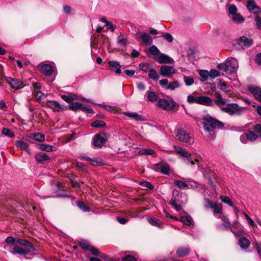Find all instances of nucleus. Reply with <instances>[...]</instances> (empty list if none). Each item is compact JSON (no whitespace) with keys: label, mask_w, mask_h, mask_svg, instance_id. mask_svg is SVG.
<instances>
[{"label":"nucleus","mask_w":261,"mask_h":261,"mask_svg":"<svg viewBox=\"0 0 261 261\" xmlns=\"http://www.w3.org/2000/svg\"><path fill=\"white\" fill-rule=\"evenodd\" d=\"M238 67V61L233 58H229L224 63L217 66L219 70L225 71L228 75L236 74Z\"/></svg>","instance_id":"f257e3e1"},{"label":"nucleus","mask_w":261,"mask_h":261,"mask_svg":"<svg viewBox=\"0 0 261 261\" xmlns=\"http://www.w3.org/2000/svg\"><path fill=\"white\" fill-rule=\"evenodd\" d=\"M202 119L204 120L203 123V128L208 133L213 132L216 128H222L223 127V123L221 121L214 118L209 114H205L203 116Z\"/></svg>","instance_id":"f03ea898"},{"label":"nucleus","mask_w":261,"mask_h":261,"mask_svg":"<svg viewBox=\"0 0 261 261\" xmlns=\"http://www.w3.org/2000/svg\"><path fill=\"white\" fill-rule=\"evenodd\" d=\"M175 152L178 154L181 157L183 158V160L187 164H191L192 165H194L195 163L197 164L198 167H200L202 165L200 164L201 158H198L193 160L191 159V154L188 153L186 149H183L180 146L174 147Z\"/></svg>","instance_id":"7ed1b4c3"},{"label":"nucleus","mask_w":261,"mask_h":261,"mask_svg":"<svg viewBox=\"0 0 261 261\" xmlns=\"http://www.w3.org/2000/svg\"><path fill=\"white\" fill-rule=\"evenodd\" d=\"M221 110L230 115H240L241 112V109L237 103H226L224 107H222Z\"/></svg>","instance_id":"20e7f679"},{"label":"nucleus","mask_w":261,"mask_h":261,"mask_svg":"<svg viewBox=\"0 0 261 261\" xmlns=\"http://www.w3.org/2000/svg\"><path fill=\"white\" fill-rule=\"evenodd\" d=\"M177 103L172 98L166 99L162 98L158 101V106L166 111H171L175 109Z\"/></svg>","instance_id":"39448f33"},{"label":"nucleus","mask_w":261,"mask_h":261,"mask_svg":"<svg viewBox=\"0 0 261 261\" xmlns=\"http://www.w3.org/2000/svg\"><path fill=\"white\" fill-rule=\"evenodd\" d=\"M246 6L248 11L254 15V20L255 22L256 17L260 19L261 9L256 5L254 0H248Z\"/></svg>","instance_id":"423d86ee"},{"label":"nucleus","mask_w":261,"mask_h":261,"mask_svg":"<svg viewBox=\"0 0 261 261\" xmlns=\"http://www.w3.org/2000/svg\"><path fill=\"white\" fill-rule=\"evenodd\" d=\"M174 184L180 189H189L191 188H197V183L189 180L187 181L175 180Z\"/></svg>","instance_id":"0eeeda50"},{"label":"nucleus","mask_w":261,"mask_h":261,"mask_svg":"<svg viewBox=\"0 0 261 261\" xmlns=\"http://www.w3.org/2000/svg\"><path fill=\"white\" fill-rule=\"evenodd\" d=\"M176 136L181 142L189 144H191L194 142L193 139L189 136V134L184 128L178 129Z\"/></svg>","instance_id":"6e6552de"},{"label":"nucleus","mask_w":261,"mask_h":261,"mask_svg":"<svg viewBox=\"0 0 261 261\" xmlns=\"http://www.w3.org/2000/svg\"><path fill=\"white\" fill-rule=\"evenodd\" d=\"M107 135L105 133L96 134L93 139V144L95 147H101L106 143Z\"/></svg>","instance_id":"1a4fd4ad"},{"label":"nucleus","mask_w":261,"mask_h":261,"mask_svg":"<svg viewBox=\"0 0 261 261\" xmlns=\"http://www.w3.org/2000/svg\"><path fill=\"white\" fill-rule=\"evenodd\" d=\"M176 71V70L173 66L164 65L161 67L160 73L162 76L169 77L175 74Z\"/></svg>","instance_id":"9d476101"},{"label":"nucleus","mask_w":261,"mask_h":261,"mask_svg":"<svg viewBox=\"0 0 261 261\" xmlns=\"http://www.w3.org/2000/svg\"><path fill=\"white\" fill-rule=\"evenodd\" d=\"M46 105L47 107L55 111H62L67 109V107L61 105L55 100H48L46 102Z\"/></svg>","instance_id":"9b49d317"},{"label":"nucleus","mask_w":261,"mask_h":261,"mask_svg":"<svg viewBox=\"0 0 261 261\" xmlns=\"http://www.w3.org/2000/svg\"><path fill=\"white\" fill-rule=\"evenodd\" d=\"M6 81L13 89L17 90L23 87L22 82L17 79L9 77Z\"/></svg>","instance_id":"f8f14e48"},{"label":"nucleus","mask_w":261,"mask_h":261,"mask_svg":"<svg viewBox=\"0 0 261 261\" xmlns=\"http://www.w3.org/2000/svg\"><path fill=\"white\" fill-rule=\"evenodd\" d=\"M34 251H35V250H32L30 249V248L24 249L17 245H15L14 246L13 250L11 251V253L25 255Z\"/></svg>","instance_id":"ddd939ff"},{"label":"nucleus","mask_w":261,"mask_h":261,"mask_svg":"<svg viewBox=\"0 0 261 261\" xmlns=\"http://www.w3.org/2000/svg\"><path fill=\"white\" fill-rule=\"evenodd\" d=\"M109 69L113 72H115L116 74H120L121 73V65L118 61H110L108 62Z\"/></svg>","instance_id":"4468645a"},{"label":"nucleus","mask_w":261,"mask_h":261,"mask_svg":"<svg viewBox=\"0 0 261 261\" xmlns=\"http://www.w3.org/2000/svg\"><path fill=\"white\" fill-rule=\"evenodd\" d=\"M248 89L254 96L256 100L261 102V88L254 86H250Z\"/></svg>","instance_id":"2eb2a0df"},{"label":"nucleus","mask_w":261,"mask_h":261,"mask_svg":"<svg viewBox=\"0 0 261 261\" xmlns=\"http://www.w3.org/2000/svg\"><path fill=\"white\" fill-rule=\"evenodd\" d=\"M15 145L18 149L20 150H25L29 154L31 153V150L29 148V145L22 140L16 141L15 142Z\"/></svg>","instance_id":"dca6fc26"},{"label":"nucleus","mask_w":261,"mask_h":261,"mask_svg":"<svg viewBox=\"0 0 261 261\" xmlns=\"http://www.w3.org/2000/svg\"><path fill=\"white\" fill-rule=\"evenodd\" d=\"M197 101L198 104L206 106H213V99L211 98L206 96L201 95L198 96V99Z\"/></svg>","instance_id":"f3484780"},{"label":"nucleus","mask_w":261,"mask_h":261,"mask_svg":"<svg viewBox=\"0 0 261 261\" xmlns=\"http://www.w3.org/2000/svg\"><path fill=\"white\" fill-rule=\"evenodd\" d=\"M170 205L172 206L177 211H179L181 210L182 202L178 198L175 197L174 195L172 197L171 200L169 202Z\"/></svg>","instance_id":"a211bd4d"},{"label":"nucleus","mask_w":261,"mask_h":261,"mask_svg":"<svg viewBox=\"0 0 261 261\" xmlns=\"http://www.w3.org/2000/svg\"><path fill=\"white\" fill-rule=\"evenodd\" d=\"M156 60L161 64L162 63H171L173 62V60L168 55L160 53Z\"/></svg>","instance_id":"6ab92c4d"},{"label":"nucleus","mask_w":261,"mask_h":261,"mask_svg":"<svg viewBox=\"0 0 261 261\" xmlns=\"http://www.w3.org/2000/svg\"><path fill=\"white\" fill-rule=\"evenodd\" d=\"M238 43L240 46L248 47L252 44V40L248 39L245 36H242L239 39Z\"/></svg>","instance_id":"aec40b11"},{"label":"nucleus","mask_w":261,"mask_h":261,"mask_svg":"<svg viewBox=\"0 0 261 261\" xmlns=\"http://www.w3.org/2000/svg\"><path fill=\"white\" fill-rule=\"evenodd\" d=\"M156 167L159 171H160V172H161L162 174L165 175L169 174L170 167L168 164L160 163L157 164Z\"/></svg>","instance_id":"412c9836"},{"label":"nucleus","mask_w":261,"mask_h":261,"mask_svg":"<svg viewBox=\"0 0 261 261\" xmlns=\"http://www.w3.org/2000/svg\"><path fill=\"white\" fill-rule=\"evenodd\" d=\"M239 226V222L236 221L234 222L232 224V228H230L231 232L237 237L241 236L243 235L244 233V230L242 228H239L238 230H236V228H238Z\"/></svg>","instance_id":"4be33fe9"},{"label":"nucleus","mask_w":261,"mask_h":261,"mask_svg":"<svg viewBox=\"0 0 261 261\" xmlns=\"http://www.w3.org/2000/svg\"><path fill=\"white\" fill-rule=\"evenodd\" d=\"M140 37L142 42L145 45L151 44L152 42L151 37L146 33H140Z\"/></svg>","instance_id":"5701e85b"},{"label":"nucleus","mask_w":261,"mask_h":261,"mask_svg":"<svg viewBox=\"0 0 261 261\" xmlns=\"http://www.w3.org/2000/svg\"><path fill=\"white\" fill-rule=\"evenodd\" d=\"M40 71L43 74L49 76L53 73V67L50 65L43 64L41 67Z\"/></svg>","instance_id":"b1692460"},{"label":"nucleus","mask_w":261,"mask_h":261,"mask_svg":"<svg viewBox=\"0 0 261 261\" xmlns=\"http://www.w3.org/2000/svg\"><path fill=\"white\" fill-rule=\"evenodd\" d=\"M37 161L40 163L50 160V158L46 154L42 152H39L35 155V156Z\"/></svg>","instance_id":"393cba45"},{"label":"nucleus","mask_w":261,"mask_h":261,"mask_svg":"<svg viewBox=\"0 0 261 261\" xmlns=\"http://www.w3.org/2000/svg\"><path fill=\"white\" fill-rule=\"evenodd\" d=\"M29 137L40 142L45 141V135L40 133H31Z\"/></svg>","instance_id":"a878e982"},{"label":"nucleus","mask_w":261,"mask_h":261,"mask_svg":"<svg viewBox=\"0 0 261 261\" xmlns=\"http://www.w3.org/2000/svg\"><path fill=\"white\" fill-rule=\"evenodd\" d=\"M215 96L216 97L215 103L221 109L226 104L225 99L222 97L221 94L219 92H216Z\"/></svg>","instance_id":"bb28decb"},{"label":"nucleus","mask_w":261,"mask_h":261,"mask_svg":"<svg viewBox=\"0 0 261 261\" xmlns=\"http://www.w3.org/2000/svg\"><path fill=\"white\" fill-rule=\"evenodd\" d=\"M38 147L40 150L47 152L55 151L57 149L55 146L46 144H40L38 145Z\"/></svg>","instance_id":"cd10ccee"},{"label":"nucleus","mask_w":261,"mask_h":261,"mask_svg":"<svg viewBox=\"0 0 261 261\" xmlns=\"http://www.w3.org/2000/svg\"><path fill=\"white\" fill-rule=\"evenodd\" d=\"M124 114L130 119L136 121H143L144 120V117L142 116L139 115L137 113L124 112Z\"/></svg>","instance_id":"c85d7f7f"},{"label":"nucleus","mask_w":261,"mask_h":261,"mask_svg":"<svg viewBox=\"0 0 261 261\" xmlns=\"http://www.w3.org/2000/svg\"><path fill=\"white\" fill-rule=\"evenodd\" d=\"M17 244L27 247V248H30V249L35 250L32 243L26 240L16 239V244Z\"/></svg>","instance_id":"c756f323"},{"label":"nucleus","mask_w":261,"mask_h":261,"mask_svg":"<svg viewBox=\"0 0 261 261\" xmlns=\"http://www.w3.org/2000/svg\"><path fill=\"white\" fill-rule=\"evenodd\" d=\"M190 252V249L187 247H179L177 249L176 254L178 257H183Z\"/></svg>","instance_id":"7c9ffc66"},{"label":"nucleus","mask_w":261,"mask_h":261,"mask_svg":"<svg viewBox=\"0 0 261 261\" xmlns=\"http://www.w3.org/2000/svg\"><path fill=\"white\" fill-rule=\"evenodd\" d=\"M146 95L147 96V100L151 102L156 101L159 97L155 92L150 91H146Z\"/></svg>","instance_id":"2f4dec72"},{"label":"nucleus","mask_w":261,"mask_h":261,"mask_svg":"<svg viewBox=\"0 0 261 261\" xmlns=\"http://www.w3.org/2000/svg\"><path fill=\"white\" fill-rule=\"evenodd\" d=\"M223 223L221 224V227L223 230H228L230 229V223L227 218L224 215L220 217Z\"/></svg>","instance_id":"473e14b6"},{"label":"nucleus","mask_w":261,"mask_h":261,"mask_svg":"<svg viewBox=\"0 0 261 261\" xmlns=\"http://www.w3.org/2000/svg\"><path fill=\"white\" fill-rule=\"evenodd\" d=\"M239 245L242 249H247L250 245L249 241L245 238L242 237L239 239Z\"/></svg>","instance_id":"72a5a7b5"},{"label":"nucleus","mask_w":261,"mask_h":261,"mask_svg":"<svg viewBox=\"0 0 261 261\" xmlns=\"http://www.w3.org/2000/svg\"><path fill=\"white\" fill-rule=\"evenodd\" d=\"M62 98L67 102H71L74 99H78L76 95L70 93L68 95H63L62 96Z\"/></svg>","instance_id":"f704fd0d"},{"label":"nucleus","mask_w":261,"mask_h":261,"mask_svg":"<svg viewBox=\"0 0 261 261\" xmlns=\"http://www.w3.org/2000/svg\"><path fill=\"white\" fill-rule=\"evenodd\" d=\"M180 221L187 225H190L193 223L192 217L188 215L181 217Z\"/></svg>","instance_id":"c9c22d12"},{"label":"nucleus","mask_w":261,"mask_h":261,"mask_svg":"<svg viewBox=\"0 0 261 261\" xmlns=\"http://www.w3.org/2000/svg\"><path fill=\"white\" fill-rule=\"evenodd\" d=\"M180 87V84L177 81H174L168 83L167 90L173 91Z\"/></svg>","instance_id":"e433bc0d"},{"label":"nucleus","mask_w":261,"mask_h":261,"mask_svg":"<svg viewBox=\"0 0 261 261\" xmlns=\"http://www.w3.org/2000/svg\"><path fill=\"white\" fill-rule=\"evenodd\" d=\"M212 208L213 209L214 215L221 214L222 213V207L221 204L214 202V204L212 207Z\"/></svg>","instance_id":"4c0bfd02"},{"label":"nucleus","mask_w":261,"mask_h":261,"mask_svg":"<svg viewBox=\"0 0 261 261\" xmlns=\"http://www.w3.org/2000/svg\"><path fill=\"white\" fill-rule=\"evenodd\" d=\"M148 76L150 79L157 81L159 79V75L158 72L153 69H150L148 72Z\"/></svg>","instance_id":"58836bf2"},{"label":"nucleus","mask_w":261,"mask_h":261,"mask_svg":"<svg viewBox=\"0 0 261 261\" xmlns=\"http://www.w3.org/2000/svg\"><path fill=\"white\" fill-rule=\"evenodd\" d=\"M127 42V37L123 34H121L117 38V42L118 44L126 45Z\"/></svg>","instance_id":"ea45409f"},{"label":"nucleus","mask_w":261,"mask_h":261,"mask_svg":"<svg viewBox=\"0 0 261 261\" xmlns=\"http://www.w3.org/2000/svg\"><path fill=\"white\" fill-rule=\"evenodd\" d=\"M77 206L84 212H89L90 209L85 203L83 201H77L76 203Z\"/></svg>","instance_id":"a19ab883"},{"label":"nucleus","mask_w":261,"mask_h":261,"mask_svg":"<svg viewBox=\"0 0 261 261\" xmlns=\"http://www.w3.org/2000/svg\"><path fill=\"white\" fill-rule=\"evenodd\" d=\"M232 19L233 21L236 23H241L244 21V18L238 13L232 16Z\"/></svg>","instance_id":"79ce46f5"},{"label":"nucleus","mask_w":261,"mask_h":261,"mask_svg":"<svg viewBox=\"0 0 261 261\" xmlns=\"http://www.w3.org/2000/svg\"><path fill=\"white\" fill-rule=\"evenodd\" d=\"M79 245L82 248L86 250H88L91 247L89 242L86 240H81L79 242Z\"/></svg>","instance_id":"37998d69"},{"label":"nucleus","mask_w":261,"mask_h":261,"mask_svg":"<svg viewBox=\"0 0 261 261\" xmlns=\"http://www.w3.org/2000/svg\"><path fill=\"white\" fill-rule=\"evenodd\" d=\"M154 151L152 149H144L139 151V155H152L154 153Z\"/></svg>","instance_id":"c03bdc74"},{"label":"nucleus","mask_w":261,"mask_h":261,"mask_svg":"<svg viewBox=\"0 0 261 261\" xmlns=\"http://www.w3.org/2000/svg\"><path fill=\"white\" fill-rule=\"evenodd\" d=\"M148 53L154 56L159 55L161 53L160 50L155 45H152L149 48Z\"/></svg>","instance_id":"a18cd8bd"},{"label":"nucleus","mask_w":261,"mask_h":261,"mask_svg":"<svg viewBox=\"0 0 261 261\" xmlns=\"http://www.w3.org/2000/svg\"><path fill=\"white\" fill-rule=\"evenodd\" d=\"M248 140L250 142H253L257 138V136L253 132L249 131L246 133Z\"/></svg>","instance_id":"49530a36"},{"label":"nucleus","mask_w":261,"mask_h":261,"mask_svg":"<svg viewBox=\"0 0 261 261\" xmlns=\"http://www.w3.org/2000/svg\"><path fill=\"white\" fill-rule=\"evenodd\" d=\"M184 81L187 86H191L193 84L194 80L193 77L184 75Z\"/></svg>","instance_id":"de8ad7c7"},{"label":"nucleus","mask_w":261,"mask_h":261,"mask_svg":"<svg viewBox=\"0 0 261 261\" xmlns=\"http://www.w3.org/2000/svg\"><path fill=\"white\" fill-rule=\"evenodd\" d=\"M199 75L201 77V81H205L209 76V72H208L207 70H202L200 71Z\"/></svg>","instance_id":"09e8293b"},{"label":"nucleus","mask_w":261,"mask_h":261,"mask_svg":"<svg viewBox=\"0 0 261 261\" xmlns=\"http://www.w3.org/2000/svg\"><path fill=\"white\" fill-rule=\"evenodd\" d=\"M220 198L223 202L227 204L230 206H233V202L230 200L228 197L221 196Z\"/></svg>","instance_id":"8fccbe9b"},{"label":"nucleus","mask_w":261,"mask_h":261,"mask_svg":"<svg viewBox=\"0 0 261 261\" xmlns=\"http://www.w3.org/2000/svg\"><path fill=\"white\" fill-rule=\"evenodd\" d=\"M106 125V123L101 120H96L92 122L91 126L94 127H101Z\"/></svg>","instance_id":"3c124183"},{"label":"nucleus","mask_w":261,"mask_h":261,"mask_svg":"<svg viewBox=\"0 0 261 261\" xmlns=\"http://www.w3.org/2000/svg\"><path fill=\"white\" fill-rule=\"evenodd\" d=\"M2 134L4 136L9 137H13L14 136V133L9 128H5L3 129Z\"/></svg>","instance_id":"603ef678"},{"label":"nucleus","mask_w":261,"mask_h":261,"mask_svg":"<svg viewBox=\"0 0 261 261\" xmlns=\"http://www.w3.org/2000/svg\"><path fill=\"white\" fill-rule=\"evenodd\" d=\"M82 106V103L75 102H73L71 103V105H70L68 107L69 109H70L71 110L73 111H76L78 109L81 110V107Z\"/></svg>","instance_id":"864d4df0"},{"label":"nucleus","mask_w":261,"mask_h":261,"mask_svg":"<svg viewBox=\"0 0 261 261\" xmlns=\"http://www.w3.org/2000/svg\"><path fill=\"white\" fill-rule=\"evenodd\" d=\"M140 69L144 72H149L150 69L149 64L145 63H141L139 64Z\"/></svg>","instance_id":"5fc2aeb1"},{"label":"nucleus","mask_w":261,"mask_h":261,"mask_svg":"<svg viewBox=\"0 0 261 261\" xmlns=\"http://www.w3.org/2000/svg\"><path fill=\"white\" fill-rule=\"evenodd\" d=\"M81 110L86 112L87 114H92L94 112L93 109L91 107L89 106H83L82 104V106L81 107Z\"/></svg>","instance_id":"6e6d98bb"},{"label":"nucleus","mask_w":261,"mask_h":261,"mask_svg":"<svg viewBox=\"0 0 261 261\" xmlns=\"http://www.w3.org/2000/svg\"><path fill=\"white\" fill-rule=\"evenodd\" d=\"M237 8L235 5H231L229 6L228 11L229 14H231L232 16L237 14Z\"/></svg>","instance_id":"4d7b16f0"},{"label":"nucleus","mask_w":261,"mask_h":261,"mask_svg":"<svg viewBox=\"0 0 261 261\" xmlns=\"http://www.w3.org/2000/svg\"><path fill=\"white\" fill-rule=\"evenodd\" d=\"M218 88L222 91L227 92L228 91V87L227 85L223 82H219L218 84Z\"/></svg>","instance_id":"13d9d810"},{"label":"nucleus","mask_w":261,"mask_h":261,"mask_svg":"<svg viewBox=\"0 0 261 261\" xmlns=\"http://www.w3.org/2000/svg\"><path fill=\"white\" fill-rule=\"evenodd\" d=\"M198 99V97H194L192 95H189L187 97V101L190 103H197V101Z\"/></svg>","instance_id":"bf43d9fd"},{"label":"nucleus","mask_w":261,"mask_h":261,"mask_svg":"<svg viewBox=\"0 0 261 261\" xmlns=\"http://www.w3.org/2000/svg\"><path fill=\"white\" fill-rule=\"evenodd\" d=\"M35 95L36 96L38 100H41L45 97L44 94L40 91L37 90L34 92Z\"/></svg>","instance_id":"052dcab7"},{"label":"nucleus","mask_w":261,"mask_h":261,"mask_svg":"<svg viewBox=\"0 0 261 261\" xmlns=\"http://www.w3.org/2000/svg\"><path fill=\"white\" fill-rule=\"evenodd\" d=\"M149 222L151 225L155 226H158L160 228H161L163 225L162 224L159 223L157 220L154 218H150L149 220Z\"/></svg>","instance_id":"680f3d73"},{"label":"nucleus","mask_w":261,"mask_h":261,"mask_svg":"<svg viewBox=\"0 0 261 261\" xmlns=\"http://www.w3.org/2000/svg\"><path fill=\"white\" fill-rule=\"evenodd\" d=\"M219 76V72L215 69H212L209 72V76L214 79Z\"/></svg>","instance_id":"e2e57ef3"},{"label":"nucleus","mask_w":261,"mask_h":261,"mask_svg":"<svg viewBox=\"0 0 261 261\" xmlns=\"http://www.w3.org/2000/svg\"><path fill=\"white\" fill-rule=\"evenodd\" d=\"M168 81L167 79H165L159 81L160 85L164 88L167 90V87L168 85Z\"/></svg>","instance_id":"0e129e2a"},{"label":"nucleus","mask_w":261,"mask_h":261,"mask_svg":"<svg viewBox=\"0 0 261 261\" xmlns=\"http://www.w3.org/2000/svg\"><path fill=\"white\" fill-rule=\"evenodd\" d=\"M89 162L93 166H100L102 165L101 161H98L95 159H90Z\"/></svg>","instance_id":"69168bd1"},{"label":"nucleus","mask_w":261,"mask_h":261,"mask_svg":"<svg viewBox=\"0 0 261 261\" xmlns=\"http://www.w3.org/2000/svg\"><path fill=\"white\" fill-rule=\"evenodd\" d=\"M6 242L8 244H12L16 245V239L12 237H8L5 240Z\"/></svg>","instance_id":"338daca9"},{"label":"nucleus","mask_w":261,"mask_h":261,"mask_svg":"<svg viewBox=\"0 0 261 261\" xmlns=\"http://www.w3.org/2000/svg\"><path fill=\"white\" fill-rule=\"evenodd\" d=\"M122 261H136V258L132 255H127L122 258Z\"/></svg>","instance_id":"774afa93"}]
</instances>
